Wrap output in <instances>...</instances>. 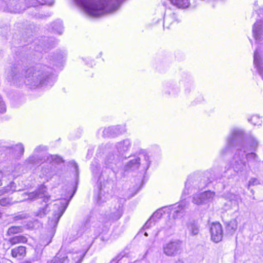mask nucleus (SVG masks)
<instances>
[{"mask_svg": "<svg viewBox=\"0 0 263 263\" xmlns=\"http://www.w3.org/2000/svg\"><path fill=\"white\" fill-rule=\"evenodd\" d=\"M124 131L123 128L120 125H117L105 128L103 131V135L105 137H114L122 133Z\"/></svg>", "mask_w": 263, "mask_h": 263, "instance_id": "11", "label": "nucleus"}, {"mask_svg": "<svg viewBox=\"0 0 263 263\" xmlns=\"http://www.w3.org/2000/svg\"><path fill=\"white\" fill-rule=\"evenodd\" d=\"M171 4L178 8H186L190 5L189 0H169Z\"/></svg>", "mask_w": 263, "mask_h": 263, "instance_id": "16", "label": "nucleus"}, {"mask_svg": "<svg viewBox=\"0 0 263 263\" xmlns=\"http://www.w3.org/2000/svg\"><path fill=\"white\" fill-rule=\"evenodd\" d=\"M162 216V212L161 210H159L155 212L152 215V217L150 218L149 220H148L146 223L145 224L144 227L145 229L148 228L150 223L151 222V220H155L157 219H159Z\"/></svg>", "mask_w": 263, "mask_h": 263, "instance_id": "22", "label": "nucleus"}, {"mask_svg": "<svg viewBox=\"0 0 263 263\" xmlns=\"http://www.w3.org/2000/svg\"><path fill=\"white\" fill-rule=\"evenodd\" d=\"M33 69H29L28 70V74L26 75V78L28 79V81L34 86H38L39 85L44 83L46 80L45 77L43 73L37 71L32 73Z\"/></svg>", "mask_w": 263, "mask_h": 263, "instance_id": "5", "label": "nucleus"}, {"mask_svg": "<svg viewBox=\"0 0 263 263\" xmlns=\"http://www.w3.org/2000/svg\"><path fill=\"white\" fill-rule=\"evenodd\" d=\"M250 155H251V156H255V154H254V153H251V154H250Z\"/></svg>", "mask_w": 263, "mask_h": 263, "instance_id": "40", "label": "nucleus"}, {"mask_svg": "<svg viewBox=\"0 0 263 263\" xmlns=\"http://www.w3.org/2000/svg\"><path fill=\"white\" fill-rule=\"evenodd\" d=\"M163 253L168 257H175L180 255L183 250L182 242L174 240L164 244L162 247Z\"/></svg>", "mask_w": 263, "mask_h": 263, "instance_id": "2", "label": "nucleus"}, {"mask_svg": "<svg viewBox=\"0 0 263 263\" xmlns=\"http://www.w3.org/2000/svg\"><path fill=\"white\" fill-rule=\"evenodd\" d=\"M144 235L147 236L148 235L147 233L146 232L145 233Z\"/></svg>", "mask_w": 263, "mask_h": 263, "instance_id": "41", "label": "nucleus"}, {"mask_svg": "<svg viewBox=\"0 0 263 263\" xmlns=\"http://www.w3.org/2000/svg\"><path fill=\"white\" fill-rule=\"evenodd\" d=\"M174 263H184V261L181 259H178Z\"/></svg>", "mask_w": 263, "mask_h": 263, "instance_id": "35", "label": "nucleus"}, {"mask_svg": "<svg viewBox=\"0 0 263 263\" xmlns=\"http://www.w3.org/2000/svg\"><path fill=\"white\" fill-rule=\"evenodd\" d=\"M27 239L24 236H16L10 239L9 241L11 245H14L19 243H25Z\"/></svg>", "mask_w": 263, "mask_h": 263, "instance_id": "21", "label": "nucleus"}, {"mask_svg": "<svg viewBox=\"0 0 263 263\" xmlns=\"http://www.w3.org/2000/svg\"><path fill=\"white\" fill-rule=\"evenodd\" d=\"M238 222L236 219H233L226 222V231L230 234H233L237 229Z\"/></svg>", "mask_w": 263, "mask_h": 263, "instance_id": "14", "label": "nucleus"}, {"mask_svg": "<svg viewBox=\"0 0 263 263\" xmlns=\"http://www.w3.org/2000/svg\"><path fill=\"white\" fill-rule=\"evenodd\" d=\"M112 157V156H110V157L109 159H110V160H111V158Z\"/></svg>", "mask_w": 263, "mask_h": 263, "instance_id": "43", "label": "nucleus"}, {"mask_svg": "<svg viewBox=\"0 0 263 263\" xmlns=\"http://www.w3.org/2000/svg\"><path fill=\"white\" fill-rule=\"evenodd\" d=\"M142 157L143 158L145 161V163L143 164L145 165V167L147 168L150 165L149 156L146 154H142L141 155V157H135L131 159L125 165L126 170H135L138 168L140 164V161Z\"/></svg>", "mask_w": 263, "mask_h": 263, "instance_id": "7", "label": "nucleus"}, {"mask_svg": "<svg viewBox=\"0 0 263 263\" xmlns=\"http://www.w3.org/2000/svg\"><path fill=\"white\" fill-rule=\"evenodd\" d=\"M11 255L14 258L21 259L26 255V248L20 246L11 250Z\"/></svg>", "mask_w": 263, "mask_h": 263, "instance_id": "13", "label": "nucleus"}, {"mask_svg": "<svg viewBox=\"0 0 263 263\" xmlns=\"http://www.w3.org/2000/svg\"><path fill=\"white\" fill-rule=\"evenodd\" d=\"M15 71H12V72L11 73L10 75L9 76L11 78H9V79L10 80L11 79L13 80L15 79V76L16 74L15 73Z\"/></svg>", "mask_w": 263, "mask_h": 263, "instance_id": "33", "label": "nucleus"}, {"mask_svg": "<svg viewBox=\"0 0 263 263\" xmlns=\"http://www.w3.org/2000/svg\"><path fill=\"white\" fill-rule=\"evenodd\" d=\"M211 239L216 242H220L223 237L222 226L219 223H213L210 229Z\"/></svg>", "mask_w": 263, "mask_h": 263, "instance_id": "8", "label": "nucleus"}, {"mask_svg": "<svg viewBox=\"0 0 263 263\" xmlns=\"http://www.w3.org/2000/svg\"><path fill=\"white\" fill-rule=\"evenodd\" d=\"M184 213L183 208L181 206H178V209L174 211L173 216L175 218H179L181 217Z\"/></svg>", "mask_w": 263, "mask_h": 263, "instance_id": "24", "label": "nucleus"}, {"mask_svg": "<svg viewBox=\"0 0 263 263\" xmlns=\"http://www.w3.org/2000/svg\"><path fill=\"white\" fill-rule=\"evenodd\" d=\"M67 204L68 203L64 201V202L62 204L61 208L59 209V212L54 214L53 217L49 219L48 221V226L51 229H54L57 227L60 218L63 214L67 206Z\"/></svg>", "mask_w": 263, "mask_h": 263, "instance_id": "9", "label": "nucleus"}, {"mask_svg": "<svg viewBox=\"0 0 263 263\" xmlns=\"http://www.w3.org/2000/svg\"><path fill=\"white\" fill-rule=\"evenodd\" d=\"M187 229L190 234L192 235H196L199 232V228L197 222L194 220L189 221L187 224Z\"/></svg>", "mask_w": 263, "mask_h": 263, "instance_id": "15", "label": "nucleus"}, {"mask_svg": "<svg viewBox=\"0 0 263 263\" xmlns=\"http://www.w3.org/2000/svg\"><path fill=\"white\" fill-rule=\"evenodd\" d=\"M3 178V174L1 172H0V186H1L2 185V179Z\"/></svg>", "mask_w": 263, "mask_h": 263, "instance_id": "36", "label": "nucleus"}, {"mask_svg": "<svg viewBox=\"0 0 263 263\" xmlns=\"http://www.w3.org/2000/svg\"><path fill=\"white\" fill-rule=\"evenodd\" d=\"M46 193V190L45 187L42 186L33 192L29 193L25 192L23 193L22 196L23 197V199H22V201L28 200H33L37 198H43V201L45 203H47L49 200L50 196H47Z\"/></svg>", "mask_w": 263, "mask_h": 263, "instance_id": "3", "label": "nucleus"}, {"mask_svg": "<svg viewBox=\"0 0 263 263\" xmlns=\"http://www.w3.org/2000/svg\"><path fill=\"white\" fill-rule=\"evenodd\" d=\"M14 149L17 155H20V156L23 155L24 152V148L22 144L20 143L16 145Z\"/></svg>", "mask_w": 263, "mask_h": 263, "instance_id": "27", "label": "nucleus"}, {"mask_svg": "<svg viewBox=\"0 0 263 263\" xmlns=\"http://www.w3.org/2000/svg\"><path fill=\"white\" fill-rule=\"evenodd\" d=\"M215 196L214 192L210 191L197 193L193 195L192 202L197 205L206 204L213 200Z\"/></svg>", "mask_w": 263, "mask_h": 263, "instance_id": "4", "label": "nucleus"}, {"mask_svg": "<svg viewBox=\"0 0 263 263\" xmlns=\"http://www.w3.org/2000/svg\"><path fill=\"white\" fill-rule=\"evenodd\" d=\"M56 24H57V27L55 26V23H54L53 29L56 30L59 34H61L63 31L61 22L60 21H58L56 23Z\"/></svg>", "mask_w": 263, "mask_h": 263, "instance_id": "29", "label": "nucleus"}, {"mask_svg": "<svg viewBox=\"0 0 263 263\" xmlns=\"http://www.w3.org/2000/svg\"><path fill=\"white\" fill-rule=\"evenodd\" d=\"M261 30V21H257L254 25L253 33L256 40L260 38V31Z\"/></svg>", "mask_w": 263, "mask_h": 263, "instance_id": "17", "label": "nucleus"}, {"mask_svg": "<svg viewBox=\"0 0 263 263\" xmlns=\"http://www.w3.org/2000/svg\"><path fill=\"white\" fill-rule=\"evenodd\" d=\"M130 146V142L129 140H124L120 142H119L117 147L119 151L120 152H124L127 151Z\"/></svg>", "mask_w": 263, "mask_h": 263, "instance_id": "20", "label": "nucleus"}, {"mask_svg": "<svg viewBox=\"0 0 263 263\" xmlns=\"http://www.w3.org/2000/svg\"><path fill=\"white\" fill-rule=\"evenodd\" d=\"M50 162H54L55 163L60 164L64 162L63 159L58 155H51L50 156V158H48Z\"/></svg>", "mask_w": 263, "mask_h": 263, "instance_id": "25", "label": "nucleus"}, {"mask_svg": "<svg viewBox=\"0 0 263 263\" xmlns=\"http://www.w3.org/2000/svg\"><path fill=\"white\" fill-rule=\"evenodd\" d=\"M90 16H97L115 11L120 0H74Z\"/></svg>", "mask_w": 263, "mask_h": 263, "instance_id": "1", "label": "nucleus"}, {"mask_svg": "<svg viewBox=\"0 0 263 263\" xmlns=\"http://www.w3.org/2000/svg\"><path fill=\"white\" fill-rule=\"evenodd\" d=\"M6 191H7V193H12L14 191H17V190L16 189V186H15V183L13 182L10 183V185L4 187ZM18 190V191H19Z\"/></svg>", "mask_w": 263, "mask_h": 263, "instance_id": "26", "label": "nucleus"}, {"mask_svg": "<svg viewBox=\"0 0 263 263\" xmlns=\"http://www.w3.org/2000/svg\"><path fill=\"white\" fill-rule=\"evenodd\" d=\"M42 160L40 159V161L38 160L37 158L35 156H32L29 158V161L31 163H34L35 164H40V162Z\"/></svg>", "mask_w": 263, "mask_h": 263, "instance_id": "31", "label": "nucleus"}, {"mask_svg": "<svg viewBox=\"0 0 263 263\" xmlns=\"http://www.w3.org/2000/svg\"><path fill=\"white\" fill-rule=\"evenodd\" d=\"M259 184V181L255 178H252L250 179L248 183V188L251 185H255Z\"/></svg>", "mask_w": 263, "mask_h": 263, "instance_id": "30", "label": "nucleus"}, {"mask_svg": "<svg viewBox=\"0 0 263 263\" xmlns=\"http://www.w3.org/2000/svg\"><path fill=\"white\" fill-rule=\"evenodd\" d=\"M4 187L1 189L0 190V196H2L6 193H7V191L5 190Z\"/></svg>", "mask_w": 263, "mask_h": 263, "instance_id": "34", "label": "nucleus"}, {"mask_svg": "<svg viewBox=\"0 0 263 263\" xmlns=\"http://www.w3.org/2000/svg\"><path fill=\"white\" fill-rule=\"evenodd\" d=\"M114 259L111 261V262L113 263L114 262Z\"/></svg>", "mask_w": 263, "mask_h": 263, "instance_id": "42", "label": "nucleus"}, {"mask_svg": "<svg viewBox=\"0 0 263 263\" xmlns=\"http://www.w3.org/2000/svg\"><path fill=\"white\" fill-rule=\"evenodd\" d=\"M122 214V206L117 202L114 207L110 209V217L113 220H117L121 217Z\"/></svg>", "mask_w": 263, "mask_h": 263, "instance_id": "12", "label": "nucleus"}, {"mask_svg": "<svg viewBox=\"0 0 263 263\" xmlns=\"http://www.w3.org/2000/svg\"><path fill=\"white\" fill-rule=\"evenodd\" d=\"M68 259L65 254H58L51 260L48 261L47 263H68Z\"/></svg>", "mask_w": 263, "mask_h": 263, "instance_id": "19", "label": "nucleus"}, {"mask_svg": "<svg viewBox=\"0 0 263 263\" xmlns=\"http://www.w3.org/2000/svg\"><path fill=\"white\" fill-rule=\"evenodd\" d=\"M121 259V257L120 256H118L116 257V260H118V261L120 260Z\"/></svg>", "mask_w": 263, "mask_h": 263, "instance_id": "37", "label": "nucleus"}, {"mask_svg": "<svg viewBox=\"0 0 263 263\" xmlns=\"http://www.w3.org/2000/svg\"><path fill=\"white\" fill-rule=\"evenodd\" d=\"M190 185H191L190 179H188L187 181L185 182V189L184 191V193H186V190L187 188H189L190 187Z\"/></svg>", "mask_w": 263, "mask_h": 263, "instance_id": "32", "label": "nucleus"}, {"mask_svg": "<svg viewBox=\"0 0 263 263\" xmlns=\"http://www.w3.org/2000/svg\"><path fill=\"white\" fill-rule=\"evenodd\" d=\"M245 153V150L242 152L238 149V153L236 154L234 156L233 167L236 172H241L246 168V161H245L244 157Z\"/></svg>", "mask_w": 263, "mask_h": 263, "instance_id": "6", "label": "nucleus"}, {"mask_svg": "<svg viewBox=\"0 0 263 263\" xmlns=\"http://www.w3.org/2000/svg\"><path fill=\"white\" fill-rule=\"evenodd\" d=\"M23 232V228L21 227L13 226L10 227L7 231L8 235H13Z\"/></svg>", "mask_w": 263, "mask_h": 263, "instance_id": "23", "label": "nucleus"}, {"mask_svg": "<svg viewBox=\"0 0 263 263\" xmlns=\"http://www.w3.org/2000/svg\"><path fill=\"white\" fill-rule=\"evenodd\" d=\"M63 261V259L60 258L59 259V262H62Z\"/></svg>", "mask_w": 263, "mask_h": 263, "instance_id": "39", "label": "nucleus"}, {"mask_svg": "<svg viewBox=\"0 0 263 263\" xmlns=\"http://www.w3.org/2000/svg\"><path fill=\"white\" fill-rule=\"evenodd\" d=\"M49 211L48 205L46 204L36 211L34 212V215L39 218H43L47 214Z\"/></svg>", "mask_w": 263, "mask_h": 263, "instance_id": "18", "label": "nucleus"}, {"mask_svg": "<svg viewBox=\"0 0 263 263\" xmlns=\"http://www.w3.org/2000/svg\"><path fill=\"white\" fill-rule=\"evenodd\" d=\"M243 132L240 129H235L232 132L231 136L228 140L229 146H233L238 143H240L243 138Z\"/></svg>", "mask_w": 263, "mask_h": 263, "instance_id": "10", "label": "nucleus"}, {"mask_svg": "<svg viewBox=\"0 0 263 263\" xmlns=\"http://www.w3.org/2000/svg\"><path fill=\"white\" fill-rule=\"evenodd\" d=\"M107 161V165H109L110 163H111V162L109 161V159H108Z\"/></svg>", "mask_w": 263, "mask_h": 263, "instance_id": "38", "label": "nucleus"}, {"mask_svg": "<svg viewBox=\"0 0 263 263\" xmlns=\"http://www.w3.org/2000/svg\"><path fill=\"white\" fill-rule=\"evenodd\" d=\"M12 204L11 199L9 198H4L0 200V204L2 206H7Z\"/></svg>", "mask_w": 263, "mask_h": 263, "instance_id": "28", "label": "nucleus"}]
</instances>
